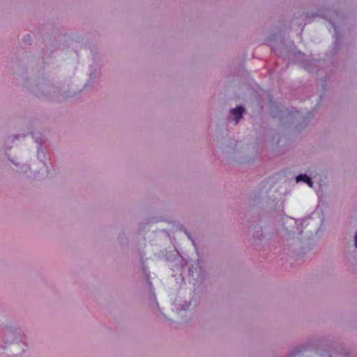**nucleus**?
<instances>
[{
    "label": "nucleus",
    "mask_w": 357,
    "mask_h": 357,
    "mask_svg": "<svg viewBox=\"0 0 357 357\" xmlns=\"http://www.w3.org/2000/svg\"><path fill=\"white\" fill-rule=\"evenodd\" d=\"M243 112L244 108L243 107H238L231 110V113L236 117V125L238 123V121L242 118V114Z\"/></svg>",
    "instance_id": "nucleus-1"
},
{
    "label": "nucleus",
    "mask_w": 357,
    "mask_h": 357,
    "mask_svg": "<svg viewBox=\"0 0 357 357\" xmlns=\"http://www.w3.org/2000/svg\"><path fill=\"white\" fill-rule=\"evenodd\" d=\"M30 39H31L30 36L26 35L23 38V41H24V43H26L27 42H29L30 40Z\"/></svg>",
    "instance_id": "nucleus-4"
},
{
    "label": "nucleus",
    "mask_w": 357,
    "mask_h": 357,
    "mask_svg": "<svg viewBox=\"0 0 357 357\" xmlns=\"http://www.w3.org/2000/svg\"><path fill=\"white\" fill-rule=\"evenodd\" d=\"M19 347L17 343H11L10 344V349L15 350Z\"/></svg>",
    "instance_id": "nucleus-3"
},
{
    "label": "nucleus",
    "mask_w": 357,
    "mask_h": 357,
    "mask_svg": "<svg viewBox=\"0 0 357 357\" xmlns=\"http://www.w3.org/2000/svg\"><path fill=\"white\" fill-rule=\"evenodd\" d=\"M296 181H304L305 182L308 186L310 188L313 185V182L312 181L311 178H309L306 174H300L296 177Z\"/></svg>",
    "instance_id": "nucleus-2"
}]
</instances>
